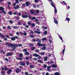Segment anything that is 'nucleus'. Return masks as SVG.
Returning <instances> with one entry per match:
<instances>
[{
  "label": "nucleus",
  "instance_id": "obj_53",
  "mask_svg": "<svg viewBox=\"0 0 75 75\" xmlns=\"http://www.w3.org/2000/svg\"><path fill=\"white\" fill-rule=\"evenodd\" d=\"M25 59H27V60H28L29 59V57H26Z\"/></svg>",
  "mask_w": 75,
  "mask_h": 75
},
{
  "label": "nucleus",
  "instance_id": "obj_27",
  "mask_svg": "<svg viewBox=\"0 0 75 75\" xmlns=\"http://www.w3.org/2000/svg\"><path fill=\"white\" fill-rule=\"evenodd\" d=\"M23 52H24L25 53V52H27V49H24L23 50Z\"/></svg>",
  "mask_w": 75,
  "mask_h": 75
},
{
  "label": "nucleus",
  "instance_id": "obj_34",
  "mask_svg": "<svg viewBox=\"0 0 75 75\" xmlns=\"http://www.w3.org/2000/svg\"><path fill=\"white\" fill-rule=\"evenodd\" d=\"M8 14H9V15H11L12 14V12L11 11H9L8 13Z\"/></svg>",
  "mask_w": 75,
  "mask_h": 75
},
{
  "label": "nucleus",
  "instance_id": "obj_59",
  "mask_svg": "<svg viewBox=\"0 0 75 75\" xmlns=\"http://www.w3.org/2000/svg\"><path fill=\"white\" fill-rule=\"evenodd\" d=\"M33 7L34 8H36V6H35V4H33Z\"/></svg>",
  "mask_w": 75,
  "mask_h": 75
},
{
  "label": "nucleus",
  "instance_id": "obj_37",
  "mask_svg": "<svg viewBox=\"0 0 75 75\" xmlns=\"http://www.w3.org/2000/svg\"><path fill=\"white\" fill-rule=\"evenodd\" d=\"M13 28H14V29H16V28H18V27L17 26H15L13 27Z\"/></svg>",
  "mask_w": 75,
  "mask_h": 75
},
{
  "label": "nucleus",
  "instance_id": "obj_5",
  "mask_svg": "<svg viewBox=\"0 0 75 75\" xmlns=\"http://www.w3.org/2000/svg\"><path fill=\"white\" fill-rule=\"evenodd\" d=\"M37 45L39 47H42V46H45V45L44 44H41L39 42L37 43Z\"/></svg>",
  "mask_w": 75,
  "mask_h": 75
},
{
  "label": "nucleus",
  "instance_id": "obj_31",
  "mask_svg": "<svg viewBox=\"0 0 75 75\" xmlns=\"http://www.w3.org/2000/svg\"><path fill=\"white\" fill-rule=\"evenodd\" d=\"M46 49V47L45 46L43 47L41 49V50H45Z\"/></svg>",
  "mask_w": 75,
  "mask_h": 75
},
{
  "label": "nucleus",
  "instance_id": "obj_39",
  "mask_svg": "<svg viewBox=\"0 0 75 75\" xmlns=\"http://www.w3.org/2000/svg\"><path fill=\"white\" fill-rule=\"evenodd\" d=\"M49 50H50V51H51V50H52V48L51 46H50L49 47Z\"/></svg>",
  "mask_w": 75,
  "mask_h": 75
},
{
  "label": "nucleus",
  "instance_id": "obj_6",
  "mask_svg": "<svg viewBox=\"0 0 75 75\" xmlns=\"http://www.w3.org/2000/svg\"><path fill=\"white\" fill-rule=\"evenodd\" d=\"M13 54V53L12 52H10L6 54V55L7 57L8 56H11Z\"/></svg>",
  "mask_w": 75,
  "mask_h": 75
},
{
  "label": "nucleus",
  "instance_id": "obj_22",
  "mask_svg": "<svg viewBox=\"0 0 75 75\" xmlns=\"http://www.w3.org/2000/svg\"><path fill=\"white\" fill-rule=\"evenodd\" d=\"M48 57H45L44 58V61H47V59Z\"/></svg>",
  "mask_w": 75,
  "mask_h": 75
},
{
  "label": "nucleus",
  "instance_id": "obj_29",
  "mask_svg": "<svg viewBox=\"0 0 75 75\" xmlns=\"http://www.w3.org/2000/svg\"><path fill=\"white\" fill-rule=\"evenodd\" d=\"M46 39L47 38H43L42 39V41H45Z\"/></svg>",
  "mask_w": 75,
  "mask_h": 75
},
{
  "label": "nucleus",
  "instance_id": "obj_36",
  "mask_svg": "<svg viewBox=\"0 0 75 75\" xmlns=\"http://www.w3.org/2000/svg\"><path fill=\"white\" fill-rule=\"evenodd\" d=\"M12 4H13V6H14V7H15V6H16V3L15 2L13 3Z\"/></svg>",
  "mask_w": 75,
  "mask_h": 75
},
{
  "label": "nucleus",
  "instance_id": "obj_15",
  "mask_svg": "<svg viewBox=\"0 0 75 75\" xmlns=\"http://www.w3.org/2000/svg\"><path fill=\"white\" fill-rule=\"evenodd\" d=\"M29 67L30 68H31V69L34 68V67H35V66L33 65H30Z\"/></svg>",
  "mask_w": 75,
  "mask_h": 75
},
{
  "label": "nucleus",
  "instance_id": "obj_19",
  "mask_svg": "<svg viewBox=\"0 0 75 75\" xmlns=\"http://www.w3.org/2000/svg\"><path fill=\"white\" fill-rule=\"evenodd\" d=\"M34 32L35 33H37V34H40L41 33V32L40 31H36L35 30Z\"/></svg>",
  "mask_w": 75,
  "mask_h": 75
},
{
  "label": "nucleus",
  "instance_id": "obj_1",
  "mask_svg": "<svg viewBox=\"0 0 75 75\" xmlns=\"http://www.w3.org/2000/svg\"><path fill=\"white\" fill-rule=\"evenodd\" d=\"M50 1L52 3H51V5L54 7V12L56 14L57 13V8H56V7H55V6L53 4V2H52V1L51 0H50Z\"/></svg>",
  "mask_w": 75,
  "mask_h": 75
},
{
  "label": "nucleus",
  "instance_id": "obj_9",
  "mask_svg": "<svg viewBox=\"0 0 75 75\" xmlns=\"http://www.w3.org/2000/svg\"><path fill=\"white\" fill-rule=\"evenodd\" d=\"M53 19L54 20V23H55V24H58V21L56 20L54 17H53Z\"/></svg>",
  "mask_w": 75,
  "mask_h": 75
},
{
  "label": "nucleus",
  "instance_id": "obj_17",
  "mask_svg": "<svg viewBox=\"0 0 75 75\" xmlns=\"http://www.w3.org/2000/svg\"><path fill=\"white\" fill-rule=\"evenodd\" d=\"M30 4V2H26V6H28Z\"/></svg>",
  "mask_w": 75,
  "mask_h": 75
},
{
  "label": "nucleus",
  "instance_id": "obj_61",
  "mask_svg": "<svg viewBox=\"0 0 75 75\" xmlns=\"http://www.w3.org/2000/svg\"><path fill=\"white\" fill-rule=\"evenodd\" d=\"M35 3H38V0H35Z\"/></svg>",
  "mask_w": 75,
  "mask_h": 75
},
{
  "label": "nucleus",
  "instance_id": "obj_35",
  "mask_svg": "<svg viewBox=\"0 0 75 75\" xmlns=\"http://www.w3.org/2000/svg\"><path fill=\"white\" fill-rule=\"evenodd\" d=\"M47 67V66L46 64L44 65V66H43L44 68H45V69Z\"/></svg>",
  "mask_w": 75,
  "mask_h": 75
},
{
  "label": "nucleus",
  "instance_id": "obj_33",
  "mask_svg": "<svg viewBox=\"0 0 75 75\" xmlns=\"http://www.w3.org/2000/svg\"><path fill=\"white\" fill-rule=\"evenodd\" d=\"M59 75V72H57L54 73V75Z\"/></svg>",
  "mask_w": 75,
  "mask_h": 75
},
{
  "label": "nucleus",
  "instance_id": "obj_48",
  "mask_svg": "<svg viewBox=\"0 0 75 75\" xmlns=\"http://www.w3.org/2000/svg\"><path fill=\"white\" fill-rule=\"evenodd\" d=\"M15 1H16V3H17V4L19 3V2H18V0H15Z\"/></svg>",
  "mask_w": 75,
  "mask_h": 75
},
{
  "label": "nucleus",
  "instance_id": "obj_28",
  "mask_svg": "<svg viewBox=\"0 0 75 75\" xmlns=\"http://www.w3.org/2000/svg\"><path fill=\"white\" fill-rule=\"evenodd\" d=\"M11 40H12V41H15V40H16V39H15V38H14V37L11 38Z\"/></svg>",
  "mask_w": 75,
  "mask_h": 75
},
{
  "label": "nucleus",
  "instance_id": "obj_40",
  "mask_svg": "<svg viewBox=\"0 0 75 75\" xmlns=\"http://www.w3.org/2000/svg\"><path fill=\"white\" fill-rule=\"evenodd\" d=\"M39 12H40V11H39V10H36V13L37 14H38V13H39Z\"/></svg>",
  "mask_w": 75,
  "mask_h": 75
},
{
  "label": "nucleus",
  "instance_id": "obj_52",
  "mask_svg": "<svg viewBox=\"0 0 75 75\" xmlns=\"http://www.w3.org/2000/svg\"><path fill=\"white\" fill-rule=\"evenodd\" d=\"M31 25H32V27H35V25L34 23H32Z\"/></svg>",
  "mask_w": 75,
  "mask_h": 75
},
{
  "label": "nucleus",
  "instance_id": "obj_4",
  "mask_svg": "<svg viewBox=\"0 0 75 75\" xmlns=\"http://www.w3.org/2000/svg\"><path fill=\"white\" fill-rule=\"evenodd\" d=\"M7 45L8 46V47H13V44H11L10 43H6Z\"/></svg>",
  "mask_w": 75,
  "mask_h": 75
},
{
  "label": "nucleus",
  "instance_id": "obj_64",
  "mask_svg": "<svg viewBox=\"0 0 75 75\" xmlns=\"http://www.w3.org/2000/svg\"><path fill=\"white\" fill-rule=\"evenodd\" d=\"M5 36L7 38H9V36L8 35H6Z\"/></svg>",
  "mask_w": 75,
  "mask_h": 75
},
{
  "label": "nucleus",
  "instance_id": "obj_25",
  "mask_svg": "<svg viewBox=\"0 0 75 75\" xmlns=\"http://www.w3.org/2000/svg\"><path fill=\"white\" fill-rule=\"evenodd\" d=\"M58 35L60 39L61 40H62V38L61 36L60 35Z\"/></svg>",
  "mask_w": 75,
  "mask_h": 75
},
{
  "label": "nucleus",
  "instance_id": "obj_47",
  "mask_svg": "<svg viewBox=\"0 0 75 75\" xmlns=\"http://www.w3.org/2000/svg\"><path fill=\"white\" fill-rule=\"evenodd\" d=\"M34 46V45L33 44H30L29 45V46L30 47H33Z\"/></svg>",
  "mask_w": 75,
  "mask_h": 75
},
{
  "label": "nucleus",
  "instance_id": "obj_16",
  "mask_svg": "<svg viewBox=\"0 0 75 75\" xmlns=\"http://www.w3.org/2000/svg\"><path fill=\"white\" fill-rule=\"evenodd\" d=\"M62 5H67V3L64 1H63L62 2H60Z\"/></svg>",
  "mask_w": 75,
  "mask_h": 75
},
{
  "label": "nucleus",
  "instance_id": "obj_54",
  "mask_svg": "<svg viewBox=\"0 0 75 75\" xmlns=\"http://www.w3.org/2000/svg\"><path fill=\"white\" fill-rule=\"evenodd\" d=\"M35 51L36 52H39V50L38 49L35 50Z\"/></svg>",
  "mask_w": 75,
  "mask_h": 75
},
{
  "label": "nucleus",
  "instance_id": "obj_45",
  "mask_svg": "<svg viewBox=\"0 0 75 75\" xmlns=\"http://www.w3.org/2000/svg\"><path fill=\"white\" fill-rule=\"evenodd\" d=\"M14 34H11V33H9V35L10 36H11V37H13V35Z\"/></svg>",
  "mask_w": 75,
  "mask_h": 75
},
{
  "label": "nucleus",
  "instance_id": "obj_32",
  "mask_svg": "<svg viewBox=\"0 0 75 75\" xmlns=\"http://www.w3.org/2000/svg\"><path fill=\"white\" fill-rule=\"evenodd\" d=\"M66 20H67V21H70V19H69L68 18H66Z\"/></svg>",
  "mask_w": 75,
  "mask_h": 75
},
{
  "label": "nucleus",
  "instance_id": "obj_13",
  "mask_svg": "<svg viewBox=\"0 0 75 75\" xmlns=\"http://www.w3.org/2000/svg\"><path fill=\"white\" fill-rule=\"evenodd\" d=\"M22 18H27V17H28V16H27V15H23L22 16Z\"/></svg>",
  "mask_w": 75,
  "mask_h": 75
},
{
  "label": "nucleus",
  "instance_id": "obj_38",
  "mask_svg": "<svg viewBox=\"0 0 75 75\" xmlns=\"http://www.w3.org/2000/svg\"><path fill=\"white\" fill-rule=\"evenodd\" d=\"M23 54L21 53H20V54L19 55V57H23Z\"/></svg>",
  "mask_w": 75,
  "mask_h": 75
},
{
  "label": "nucleus",
  "instance_id": "obj_62",
  "mask_svg": "<svg viewBox=\"0 0 75 75\" xmlns=\"http://www.w3.org/2000/svg\"><path fill=\"white\" fill-rule=\"evenodd\" d=\"M8 69L7 68V67L5 68L4 69V70H5V71H7V70Z\"/></svg>",
  "mask_w": 75,
  "mask_h": 75
},
{
  "label": "nucleus",
  "instance_id": "obj_11",
  "mask_svg": "<svg viewBox=\"0 0 75 75\" xmlns=\"http://www.w3.org/2000/svg\"><path fill=\"white\" fill-rule=\"evenodd\" d=\"M51 66L53 68H57V65H55L54 64H52L51 65Z\"/></svg>",
  "mask_w": 75,
  "mask_h": 75
},
{
  "label": "nucleus",
  "instance_id": "obj_50",
  "mask_svg": "<svg viewBox=\"0 0 75 75\" xmlns=\"http://www.w3.org/2000/svg\"><path fill=\"white\" fill-rule=\"evenodd\" d=\"M18 25H21V22L20 21H18Z\"/></svg>",
  "mask_w": 75,
  "mask_h": 75
},
{
  "label": "nucleus",
  "instance_id": "obj_23",
  "mask_svg": "<svg viewBox=\"0 0 75 75\" xmlns=\"http://www.w3.org/2000/svg\"><path fill=\"white\" fill-rule=\"evenodd\" d=\"M33 55L34 57H38L39 56V55L37 54H33Z\"/></svg>",
  "mask_w": 75,
  "mask_h": 75
},
{
  "label": "nucleus",
  "instance_id": "obj_55",
  "mask_svg": "<svg viewBox=\"0 0 75 75\" xmlns=\"http://www.w3.org/2000/svg\"><path fill=\"white\" fill-rule=\"evenodd\" d=\"M41 55H44V52H42L41 53Z\"/></svg>",
  "mask_w": 75,
  "mask_h": 75
},
{
  "label": "nucleus",
  "instance_id": "obj_42",
  "mask_svg": "<svg viewBox=\"0 0 75 75\" xmlns=\"http://www.w3.org/2000/svg\"><path fill=\"white\" fill-rule=\"evenodd\" d=\"M47 31H45L44 32V35H46V34H47Z\"/></svg>",
  "mask_w": 75,
  "mask_h": 75
},
{
  "label": "nucleus",
  "instance_id": "obj_3",
  "mask_svg": "<svg viewBox=\"0 0 75 75\" xmlns=\"http://www.w3.org/2000/svg\"><path fill=\"white\" fill-rule=\"evenodd\" d=\"M0 10L2 11V12L4 14H6V13L4 11V8L3 7H0Z\"/></svg>",
  "mask_w": 75,
  "mask_h": 75
},
{
  "label": "nucleus",
  "instance_id": "obj_41",
  "mask_svg": "<svg viewBox=\"0 0 75 75\" xmlns=\"http://www.w3.org/2000/svg\"><path fill=\"white\" fill-rule=\"evenodd\" d=\"M30 37H31V38H34V36L32 35H30Z\"/></svg>",
  "mask_w": 75,
  "mask_h": 75
},
{
  "label": "nucleus",
  "instance_id": "obj_21",
  "mask_svg": "<svg viewBox=\"0 0 75 75\" xmlns=\"http://www.w3.org/2000/svg\"><path fill=\"white\" fill-rule=\"evenodd\" d=\"M38 62H39L40 63H43V61H42V60H38Z\"/></svg>",
  "mask_w": 75,
  "mask_h": 75
},
{
  "label": "nucleus",
  "instance_id": "obj_57",
  "mask_svg": "<svg viewBox=\"0 0 75 75\" xmlns=\"http://www.w3.org/2000/svg\"><path fill=\"white\" fill-rule=\"evenodd\" d=\"M35 21H36V22H37V21H38V20L36 18H35Z\"/></svg>",
  "mask_w": 75,
  "mask_h": 75
},
{
  "label": "nucleus",
  "instance_id": "obj_43",
  "mask_svg": "<svg viewBox=\"0 0 75 75\" xmlns=\"http://www.w3.org/2000/svg\"><path fill=\"white\" fill-rule=\"evenodd\" d=\"M35 17H33L32 18H31V20H35Z\"/></svg>",
  "mask_w": 75,
  "mask_h": 75
},
{
  "label": "nucleus",
  "instance_id": "obj_24",
  "mask_svg": "<svg viewBox=\"0 0 75 75\" xmlns=\"http://www.w3.org/2000/svg\"><path fill=\"white\" fill-rule=\"evenodd\" d=\"M27 33H26L25 31H24V33H23V35L25 36H26V35H27Z\"/></svg>",
  "mask_w": 75,
  "mask_h": 75
},
{
  "label": "nucleus",
  "instance_id": "obj_10",
  "mask_svg": "<svg viewBox=\"0 0 75 75\" xmlns=\"http://www.w3.org/2000/svg\"><path fill=\"white\" fill-rule=\"evenodd\" d=\"M35 12V10L33 9H32L30 10V13L31 14H33Z\"/></svg>",
  "mask_w": 75,
  "mask_h": 75
},
{
  "label": "nucleus",
  "instance_id": "obj_18",
  "mask_svg": "<svg viewBox=\"0 0 75 75\" xmlns=\"http://www.w3.org/2000/svg\"><path fill=\"white\" fill-rule=\"evenodd\" d=\"M25 55H30V53L27 51L25 53Z\"/></svg>",
  "mask_w": 75,
  "mask_h": 75
},
{
  "label": "nucleus",
  "instance_id": "obj_12",
  "mask_svg": "<svg viewBox=\"0 0 75 75\" xmlns=\"http://www.w3.org/2000/svg\"><path fill=\"white\" fill-rule=\"evenodd\" d=\"M36 41L39 42H41V39H40L38 38L36 39Z\"/></svg>",
  "mask_w": 75,
  "mask_h": 75
},
{
  "label": "nucleus",
  "instance_id": "obj_63",
  "mask_svg": "<svg viewBox=\"0 0 75 75\" xmlns=\"http://www.w3.org/2000/svg\"><path fill=\"white\" fill-rule=\"evenodd\" d=\"M30 33L31 34H33L34 33V32L33 31L31 30Z\"/></svg>",
  "mask_w": 75,
  "mask_h": 75
},
{
  "label": "nucleus",
  "instance_id": "obj_49",
  "mask_svg": "<svg viewBox=\"0 0 75 75\" xmlns=\"http://www.w3.org/2000/svg\"><path fill=\"white\" fill-rule=\"evenodd\" d=\"M33 42H35L36 41V39H33Z\"/></svg>",
  "mask_w": 75,
  "mask_h": 75
},
{
  "label": "nucleus",
  "instance_id": "obj_44",
  "mask_svg": "<svg viewBox=\"0 0 75 75\" xmlns=\"http://www.w3.org/2000/svg\"><path fill=\"white\" fill-rule=\"evenodd\" d=\"M7 28L9 29V30H11V27L9 26H8L7 27Z\"/></svg>",
  "mask_w": 75,
  "mask_h": 75
},
{
  "label": "nucleus",
  "instance_id": "obj_60",
  "mask_svg": "<svg viewBox=\"0 0 75 75\" xmlns=\"http://www.w3.org/2000/svg\"><path fill=\"white\" fill-rule=\"evenodd\" d=\"M25 75H28V72H25Z\"/></svg>",
  "mask_w": 75,
  "mask_h": 75
},
{
  "label": "nucleus",
  "instance_id": "obj_51",
  "mask_svg": "<svg viewBox=\"0 0 75 75\" xmlns=\"http://www.w3.org/2000/svg\"><path fill=\"white\" fill-rule=\"evenodd\" d=\"M18 47H22L23 46V45L21 44H19L18 45Z\"/></svg>",
  "mask_w": 75,
  "mask_h": 75
},
{
  "label": "nucleus",
  "instance_id": "obj_7",
  "mask_svg": "<svg viewBox=\"0 0 75 75\" xmlns=\"http://www.w3.org/2000/svg\"><path fill=\"white\" fill-rule=\"evenodd\" d=\"M16 73H19L20 72H21V70L19 69V68H17L16 70Z\"/></svg>",
  "mask_w": 75,
  "mask_h": 75
},
{
  "label": "nucleus",
  "instance_id": "obj_46",
  "mask_svg": "<svg viewBox=\"0 0 75 75\" xmlns=\"http://www.w3.org/2000/svg\"><path fill=\"white\" fill-rule=\"evenodd\" d=\"M65 49H64L63 50V55H64V52H65Z\"/></svg>",
  "mask_w": 75,
  "mask_h": 75
},
{
  "label": "nucleus",
  "instance_id": "obj_58",
  "mask_svg": "<svg viewBox=\"0 0 75 75\" xmlns=\"http://www.w3.org/2000/svg\"><path fill=\"white\" fill-rule=\"evenodd\" d=\"M52 67V66H51V65L50 66H48L47 67V68H49L50 69V68H51Z\"/></svg>",
  "mask_w": 75,
  "mask_h": 75
},
{
  "label": "nucleus",
  "instance_id": "obj_20",
  "mask_svg": "<svg viewBox=\"0 0 75 75\" xmlns=\"http://www.w3.org/2000/svg\"><path fill=\"white\" fill-rule=\"evenodd\" d=\"M53 40L52 39V38L50 39H49V41L50 44H52V40Z\"/></svg>",
  "mask_w": 75,
  "mask_h": 75
},
{
  "label": "nucleus",
  "instance_id": "obj_2",
  "mask_svg": "<svg viewBox=\"0 0 75 75\" xmlns=\"http://www.w3.org/2000/svg\"><path fill=\"white\" fill-rule=\"evenodd\" d=\"M18 47V45L17 44H14L13 45V47L12 48V51H15V49L16 48V47Z\"/></svg>",
  "mask_w": 75,
  "mask_h": 75
},
{
  "label": "nucleus",
  "instance_id": "obj_8",
  "mask_svg": "<svg viewBox=\"0 0 75 75\" xmlns=\"http://www.w3.org/2000/svg\"><path fill=\"white\" fill-rule=\"evenodd\" d=\"M20 65H22V66H24L25 65V63L23 62H20Z\"/></svg>",
  "mask_w": 75,
  "mask_h": 75
},
{
  "label": "nucleus",
  "instance_id": "obj_14",
  "mask_svg": "<svg viewBox=\"0 0 75 75\" xmlns=\"http://www.w3.org/2000/svg\"><path fill=\"white\" fill-rule=\"evenodd\" d=\"M19 8H20V7L18 5H17L16 6H14V8L16 10H17V9Z\"/></svg>",
  "mask_w": 75,
  "mask_h": 75
},
{
  "label": "nucleus",
  "instance_id": "obj_30",
  "mask_svg": "<svg viewBox=\"0 0 75 75\" xmlns=\"http://www.w3.org/2000/svg\"><path fill=\"white\" fill-rule=\"evenodd\" d=\"M35 47H31V50L32 51H33V50H35Z\"/></svg>",
  "mask_w": 75,
  "mask_h": 75
},
{
  "label": "nucleus",
  "instance_id": "obj_26",
  "mask_svg": "<svg viewBox=\"0 0 75 75\" xmlns=\"http://www.w3.org/2000/svg\"><path fill=\"white\" fill-rule=\"evenodd\" d=\"M11 72H12V70H11V69H9L8 70L7 73L8 74H9Z\"/></svg>",
  "mask_w": 75,
  "mask_h": 75
},
{
  "label": "nucleus",
  "instance_id": "obj_56",
  "mask_svg": "<svg viewBox=\"0 0 75 75\" xmlns=\"http://www.w3.org/2000/svg\"><path fill=\"white\" fill-rule=\"evenodd\" d=\"M41 17L42 18H44L45 17V16H44L43 14H42L41 16Z\"/></svg>",
  "mask_w": 75,
  "mask_h": 75
}]
</instances>
